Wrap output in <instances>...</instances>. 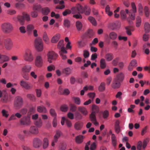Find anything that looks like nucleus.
<instances>
[{"instance_id": "1", "label": "nucleus", "mask_w": 150, "mask_h": 150, "mask_svg": "<svg viewBox=\"0 0 150 150\" xmlns=\"http://www.w3.org/2000/svg\"><path fill=\"white\" fill-rule=\"evenodd\" d=\"M2 31L4 33H9L11 32L13 30L12 25L9 23H5L1 25Z\"/></svg>"}, {"instance_id": "2", "label": "nucleus", "mask_w": 150, "mask_h": 150, "mask_svg": "<svg viewBox=\"0 0 150 150\" xmlns=\"http://www.w3.org/2000/svg\"><path fill=\"white\" fill-rule=\"evenodd\" d=\"M23 16L19 15L17 16V19L20 23L21 25H23L25 22V19L27 21L30 20V15L26 13L23 12Z\"/></svg>"}, {"instance_id": "3", "label": "nucleus", "mask_w": 150, "mask_h": 150, "mask_svg": "<svg viewBox=\"0 0 150 150\" xmlns=\"http://www.w3.org/2000/svg\"><path fill=\"white\" fill-rule=\"evenodd\" d=\"M34 44L35 47L38 51L41 52L43 50V42L41 39L40 38H36L35 40Z\"/></svg>"}, {"instance_id": "4", "label": "nucleus", "mask_w": 150, "mask_h": 150, "mask_svg": "<svg viewBox=\"0 0 150 150\" xmlns=\"http://www.w3.org/2000/svg\"><path fill=\"white\" fill-rule=\"evenodd\" d=\"M23 58L24 60L27 62H31L34 59V57L31 51L26 50L23 54Z\"/></svg>"}, {"instance_id": "5", "label": "nucleus", "mask_w": 150, "mask_h": 150, "mask_svg": "<svg viewBox=\"0 0 150 150\" xmlns=\"http://www.w3.org/2000/svg\"><path fill=\"white\" fill-rule=\"evenodd\" d=\"M23 103V99L20 96L16 97L14 100V105L16 109H18L22 106Z\"/></svg>"}, {"instance_id": "6", "label": "nucleus", "mask_w": 150, "mask_h": 150, "mask_svg": "<svg viewBox=\"0 0 150 150\" xmlns=\"http://www.w3.org/2000/svg\"><path fill=\"white\" fill-rule=\"evenodd\" d=\"M19 123L20 125L21 126H29L31 123L30 118L28 116H23L20 120Z\"/></svg>"}, {"instance_id": "7", "label": "nucleus", "mask_w": 150, "mask_h": 150, "mask_svg": "<svg viewBox=\"0 0 150 150\" xmlns=\"http://www.w3.org/2000/svg\"><path fill=\"white\" fill-rule=\"evenodd\" d=\"M42 140L37 137L34 138L33 140V146L35 148H40L42 145Z\"/></svg>"}, {"instance_id": "8", "label": "nucleus", "mask_w": 150, "mask_h": 150, "mask_svg": "<svg viewBox=\"0 0 150 150\" xmlns=\"http://www.w3.org/2000/svg\"><path fill=\"white\" fill-rule=\"evenodd\" d=\"M131 5L133 9L129 11V16L132 20H134L135 18V13L137 12L136 7L134 2L132 3Z\"/></svg>"}, {"instance_id": "9", "label": "nucleus", "mask_w": 150, "mask_h": 150, "mask_svg": "<svg viewBox=\"0 0 150 150\" xmlns=\"http://www.w3.org/2000/svg\"><path fill=\"white\" fill-rule=\"evenodd\" d=\"M0 98L3 103H6L8 100V96L7 93L5 91L0 90Z\"/></svg>"}, {"instance_id": "10", "label": "nucleus", "mask_w": 150, "mask_h": 150, "mask_svg": "<svg viewBox=\"0 0 150 150\" xmlns=\"http://www.w3.org/2000/svg\"><path fill=\"white\" fill-rule=\"evenodd\" d=\"M4 43L5 47L7 50L11 49L12 46V42L10 38L5 39L4 40Z\"/></svg>"}, {"instance_id": "11", "label": "nucleus", "mask_w": 150, "mask_h": 150, "mask_svg": "<svg viewBox=\"0 0 150 150\" xmlns=\"http://www.w3.org/2000/svg\"><path fill=\"white\" fill-rule=\"evenodd\" d=\"M43 61L42 57L40 55H38L35 58V64L37 67H40L43 65Z\"/></svg>"}, {"instance_id": "12", "label": "nucleus", "mask_w": 150, "mask_h": 150, "mask_svg": "<svg viewBox=\"0 0 150 150\" xmlns=\"http://www.w3.org/2000/svg\"><path fill=\"white\" fill-rule=\"evenodd\" d=\"M58 55L53 51L49 52L47 54L48 61L50 63L52 62V60H55L57 57Z\"/></svg>"}, {"instance_id": "13", "label": "nucleus", "mask_w": 150, "mask_h": 150, "mask_svg": "<svg viewBox=\"0 0 150 150\" xmlns=\"http://www.w3.org/2000/svg\"><path fill=\"white\" fill-rule=\"evenodd\" d=\"M20 85L26 90H30L32 88V86L30 83L27 81L22 80L20 82Z\"/></svg>"}, {"instance_id": "14", "label": "nucleus", "mask_w": 150, "mask_h": 150, "mask_svg": "<svg viewBox=\"0 0 150 150\" xmlns=\"http://www.w3.org/2000/svg\"><path fill=\"white\" fill-rule=\"evenodd\" d=\"M90 118L91 121L96 126L98 125V123L96 121L95 112L94 111L92 112L90 116Z\"/></svg>"}, {"instance_id": "15", "label": "nucleus", "mask_w": 150, "mask_h": 150, "mask_svg": "<svg viewBox=\"0 0 150 150\" xmlns=\"http://www.w3.org/2000/svg\"><path fill=\"white\" fill-rule=\"evenodd\" d=\"M29 132L30 134L37 135L39 133L38 129L35 126H31L30 128Z\"/></svg>"}, {"instance_id": "16", "label": "nucleus", "mask_w": 150, "mask_h": 150, "mask_svg": "<svg viewBox=\"0 0 150 150\" xmlns=\"http://www.w3.org/2000/svg\"><path fill=\"white\" fill-rule=\"evenodd\" d=\"M64 40H60L58 43L57 47L59 49H61L60 51L63 52L65 53H67V51L66 50L65 48L64 47Z\"/></svg>"}, {"instance_id": "17", "label": "nucleus", "mask_w": 150, "mask_h": 150, "mask_svg": "<svg viewBox=\"0 0 150 150\" xmlns=\"http://www.w3.org/2000/svg\"><path fill=\"white\" fill-rule=\"evenodd\" d=\"M120 83H121L120 82L114 79L111 84V86L114 89L118 88L120 86Z\"/></svg>"}, {"instance_id": "18", "label": "nucleus", "mask_w": 150, "mask_h": 150, "mask_svg": "<svg viewBox=\"0 0 150 150\" xmlns=\"http://www.w3.org/2000/svg\"><path fill=\"white\" fill-rule=\"evenodd\" d=\"M93 35L92 30H89L86 32L83 36V39L91 38Z\"/></svg>"}, {"instance_id": "19", "label": "nucleus", "mask_w": 150, "mask_h": 150, "mask_svg": "<svg viewBox=\"0 0 150 150\" xmlns=\"http://www.w3.org/2000/svg\"><path fill=\"white\" fill-rule=\"evenodd\" d=\"M10 60V58L8 56L3 54H1L0 57V63H2L4 62H8Z\"/></svg>"}, {"instance_id": "20", "label": "nucleus", "mask_w": 150, "mask_h": 150, "mask_svg": "<svg viewBox=\"0 0 150 150\" xmlns=\"http://www.w3.org/2000/svg\"><path fill=\"white\" fill-rule=\"evenodd\" d=\"M129 14V12L128 9H126L125 11L122 10L120 12L121 17L122 19H125L127 18V14Z\"/></svg>"}, {"instance_id": "21", "label": "nucleus", "mask_w": 150, "mask_h": 150, "mask_svg": "<svg viewBox=\"0 0 150 150\" xmlns=\"http://www.w3.org/2000/svg\"><path fill=\"white\" fill-rule=\"evenodd\" d=\"M62 134V133L61 131L59 130H57L55 134L54 137V141L55 142L58 141V139Z\"/></svg>"}, {"instance_id": "22", "label": "nucleus", "mask_w": 150, "mask_h": 150, "mask_svg": "<svg viewBox=\"0 0 150 150\" xmlns=\"http://www.w3.org/2000/svg\"><path fill=\"white\" fill-rule=\"evenodd\" d=\"M83 126L82 122L81 121H78L75 123L74 125L75 129L77 130L81 129Z\"/></svg>"}, {"instance_id": "23", "label": "nucleus", "mask_w": 150, "mask_h": 150, "mask_svg": "<svg viewBox=\"0 0 150 150\" xmlns=\"http://www.w3.org/2000/svg\"><path fill=\"white\" fill-rule=\"evenodd\" d=\"M84 137L82 135L77 136L75 138V142L77 144L81 143L83 141Z\"/></svg>"}, {"instance_id": "24", "label": "nucleus", "mask_w": 150, "mask_h": 150, "mask_svg": "<svg viewBox=\"0 0 150 150\" xmlns=\"http://www.w3.org/2000/svg\"><path fill=\"white\" fill-rule=\"evenodd\" d=\"M60 37V35L59 34H57L54 36L52 38L51 42L52 43H56L59 40Z\"/></svg>"}, {"instance_id": "25", "label": "nucleus", "mask_w": 150, "mask_h": 150, "mask_svg": "<svg viewBox=\"0 0 150 150\" xmlns=\"http://www.w3.org/2000/svg\"><path fill=\"white\" fill-rule=\"evenodd\" d=\"M120 122L119 120H117L115 123V129L116 132L118 134L120 131V127L119 125Z\"/></svg>"}, {"instance_id": "26", "label": "nucleus", "mask_w": 150, "mask_h": 150, "mask_svg": "<svg viewBox=\"0 0 150 150\" xmlns=\"http://www.w3.org/2000/svg\"><path fill=\"white\" fill-rule=\"evenodd\" d=\"M114 58V56L112 53H106L105 56V58L108 61H111Z\"/></svg>"}, {"instance_id": "27", "label": "nucleus", "mask_w": 150, "mask_h": 150, "mask_svg": "<svg viewBox=\"0 0 150 150\" xmlns=\"http://www.w3.org/2000/svg\"><path fill=\"white\" fill-rule=\"evenodd\" d=\"M37 110L39 112L43 113H46L47 112L46 108L43 105L37 107Z\"/></svg>"}, {"instance_id": "28", "label": "nucleus", "mask_w": 150, "mask_h": 150, "mask_svg": "<svg viewBox=\"0 0 150 150\" xmlns=\"http://www.w3.org/2000/svg\"><path fill=\"white\" fill-rule=\"evenodd\" d=\"M78 109L84 115H86L88 113L86 109L84 107L79 106L78 107Z\"/></svg>"}, {"instance_id": "29", "label": "nucleus", "mask_w": 150, "mask_h": 150, "mask_svg": "<svg viewBox=\"0 0 150 150\" xmlns=\"http://www.w3.org/2000/svg\"><path fill=\"white\" fill-rule=\"evenodd\" d=\"M77 10L79 11V13H83V11L86 9V6L83 7L81 5L78 4L76 5Z\"/></svg>"}, {"instance_id": "30", "label": "nucleus", "mask_w": 150, "mask_h": 150, "mask_svg": "<svg viewBox=\"0 0 150 150\" xmlns=\"http://www.w3.org/2000/svg\"><path fill=\"white\" fill-rule=\"evenodd\" d=\"M137 64L136 61L135 59L132 60L128 67V69L129 71H131L134 67L136 66Z\"/></svg>"}, {"instance_id": "31", "label": "nucleus", "mask_w": 150, "mask_h": 150, "mask_svg": "<svg viewBox=\"0 0 150 150\" xmlns=\"http://www.w3.org/2000/svg\"><path fill=\"white\" fill-rule=\"evenodd\" d=\"M124 77V74L122 73H120L117 76L115 79L121 83L123 80Z\"/></svg>"}, {"instance_id": "32", "label": "nucleus", "mask_w": 150, "mask_h": 150, "mask_svg": "<svg viewBox=\"0 0 150 150\" xmlns=\"http://www.w3.org/2000/svg\"><path fill=\"white\" fill-rule=\"evenodd\" d=\"M71 69L69 67H67L63 69L62 72L63 74L66 75H69L71 73Z\"/></svg>"}, {"instance_id": "33", "label": "nucleus", "mask_w": 150, "mask_h": 150, "mask_svg": "<svg viewBox=\"0 0 150 150\" xmlns=\"http://www.w3.org/2000/svg\"><path fill=\"white\" fill-rule=\"evenodd\" d=\"M31 69V67L30 65H25L22 68V71L24 73H27L30 72Z\"/></svg>"}, {"instance_id": "34", "label": "nucleus", "mask_w": 150, "mask_h": 150, "mask_svg": "<svg viewBox=\"0 0 150 150\" xmlns=\"http://www.w3.org/2000/svg\"><path fill=\"white\" fill-rule=\"evenodd\" d=\"M63 25L65 28H68L71 26V23L70 21L67 19H65L63 21Z\"/></svg>"}, {"instance_id": "35", "label": "nucleus", "mask_w": 150, "mask_h": 150, "mask_svg": "<svg viewBox=\"0 0 150 150\" xmlns=\"http://www.w3.org/2000/svg\"><path fill=\"white\" fill-rule=\"evenodd\" d=\"M144 29L146 33H148L150 31V25L148 22H146L144 25Z\"/></svg>"}, {"instance_id": "36", "label": "nucleus", "mask_w": 150, "mask_h": 150, "mask_svg": "<svg viewBox=\"0 0 150 150\" xmlns=\"http://www.w3.org/2000/svg\"><path fill=\"white\" fill-rule=\"evenodd\" d=\"M88 19L93 25L96 26L97 25L96 21L93 17L90 16L88 18Z\"/></svg>"}, {"instance_id": "37", "label": "nucleus", "mask_w": 150, "mask_h": 150, "mask_svg": "<svg viewBox=\"0 0 150 150\" xmlns=\"http://www.w3.org/2000/svg\"><path fill=\"white\" fill-rule=\"evenodd\" d=\"M100 65L101 68L103 69L106 67L105 60L103 58L101 59L100 61Z\"/></svg>"}, {"instance_id": "38", "label": "nucleus", "mask_w": 150, "mask_h": 150, "mask_svg": "<svg viewBox=\"0 0 150 150\" xmlns=\"http://www.w3.org/2000/svg\"><path fill=\"white\" fill-rule=\"evenodd\" d=\"M105 84L104 82L101 83L98 88V90L100 92H103L105 90Z\"/></svg>"}, {"instance_id": "39", "label": "nucleus", "mask_w": 150, "mask_h": 150, "mask_svg": "<svg viewBox=\"0 0 150 150\" xmlns=\"http://www.w3.org/2000/svg\"><path fill=\"white\" fill-rule=\"evenodd\" d=\"M111 139L113 145L114 147H115L117 145V141L116 137L115 134H112Z\"/></svg>"}, {"instance_id": "40", "label": "nucleus", "mask_w": 150, "mask_h": 150, "mask_svg": "<svg viewBox=\"0 0 150 150\" xmlns=\"http://www.w3.org/2000/svg\"><path fill=\"white\" fill-rule=\"evenodd\" d=\"M42 9L41 6L38 4H35L33 5V10L36 11H40Z\"/></svg>"}, {"instance_id": "41", "label": "nucleus", "mask_w": 150, "mask_h": 150, "mask_svg": "<svg viewBox=\"0 0 150 150\" xmlns=\"http://www.w3.org/2000/svg\"><path fill=\"white\" fill-rule=\"evenodd\" d=\"M34 26L33 25H28L27 26V31L29 33H30L34 29Z\"/></svg>"}, {"instance_id": "42", "label": "nucleus", "mask_w": 150, "mask_h": 150, "mask_svg": "<svg viewBox=\"0 0 150 150\" xmlns=\"http://www.w3.org/2000/svg\"><path fill=\"white\" fill-rule=\"evenodd\" d=\"M42 122L41 119H39L35 122V125L38 127H41L42 125Z\"/></svg>"}, {"instance_id": "43", "label": "nucleus", "mask_w": 150, "mask_h": 150, "mask_svg": "<svg viewBox=\"0 0 150 150\" xmlns=\"http://www.w3.org/2000/svg\"><path fill=\"white\" fill-rule=\"evenodd\" d=\"M76 26L77 30L79 31L81 30L82 25L80 21H77L76 23Z\"/></svg>"}, {"instance_id": "44", "label": "nucleus", "mask_w": 150, "mask_h": 150, "mask_svg": "<svg viewBox=\"0 0 150 150\" xmlns=\"http://www.w3.org/2000/svg\"><path fill=\"white\" fill-rule=\"evenodd\" d=\"M43 147L44 149H46L48 146L49 145L48 140L46 138H44L43 140Z\"/></svg>"}, {"instance_id": "45", "label": "nucleus", "mask_w": 150, "mask_h": 150, "mask_svg": "<svg viewBox=\"0 0 150 150\" xmlns=\"http://www.w3.org/2000/svg\"><path fill=\"white\" fill-rule=\"evenodd\" d=\"M117 34L114 32H112L109 34V37L111 39L115 40L117 38Z\"/></svg>"}, {"instance_id": "46", "label": "nucleus", "mask_w": 150, "mask_h": 150, "mask_svg": "<svg viewBox=\"0 0 150 150\" xmlns=\"http://www.w3.org/2000/svg\"><path fill=\"white\" fill-rule=\"evenodd\" d=\"M43 39L46 44H49V39L47 33L45 32L44 33L43 36Z\"/></svg>"}, {"instance_id": "47", "label": "nucleus", "mask_w": 150, "mask_h": 150, "mask_svg": "<svg viewBox=\"0 0 150 150\" xmlns=\"http://www.w3.org/2000/svg\"><path fill=\"white\" fill-rule=\"evenodd\" d=\"M125 29L126 30V33L129 35H131L132 34L131 31L133 30V28L132 26L126 27Z\"/></svg>"}, {"instance_id": "48", "label": "nucleus", "mask_w": 150, "mask_h": 150, "mask_svg": "<svg viewBox=\"0 0 150 150\" xmlns=\"http://www.w3.org/2000/svg\"><path fill=\"white\" fill-rule=\"evenodd\" d=\"M78 47L80 48H81L83 47L85 45H86V43L84 41L82 40L79 41L78 42Z\"/></svg>"}, {"instance_id": "49", "label": "nucleus", "mask_w": 150, "mask_h": 150, "mask_svg": "<svg viewBox=\"0 0 150 150\" xmlns=\"http://www.w3.org/2000/svg\"><path fill=\"white\" fill-rule=\"evenodd\" d=\"M67 145L64 143H61L58 147V150H66Z\"/></svg>"}, {"instance_id": "50", "label": "nucleus", "mask_w": 150, "mask_h": 150, "mask_svg": "<svg viewBox=\"0 0 150 150\" xmlns=\"http://www.w3.org/2000/svg\"><path fill=\"white\" fill-rule=\"evenodd\" d=\"M42 10V13L44 15H47L50 12L49 8L47 7L43 8Z\"/></svg>"}, {"instance_id": "51", "label": "nucleus", "mask_w": 150, "mask_h": 150, "mask_svg": "<svg viewBox=\"0 0 150 150\" xmlns=\"http://www.w3.org/2000/svg\"><path fill=\"white\" fill-rule=\"evenodd\" d=\"M27 96L32 101H35L36 100L35 96L33 94H28L27 95Z\"/></svg>"}, {"instance_id": "52", "label": "nucleus", "mask_w": 150, "mask_h": 150, "mask_svg": "<svg viewBox=\"0 0 150 150\" xmlns=\"http://www.w3.org/2000/svg\"><path fill=\"white\" fill-rule=\"evenodd\" d=\"M141 18L139 16H138L136 18V26L137 27H139L141 24Z\"/></svg>"}, {"instance_id": "53", "label": "nucleus", "mask_w": 150, "mask_h": 150, "mask_svg": "<svg viewBox=\"0 0 150 150\" xmlns=\"http://www.w3.org/2000/svg\"><path fill=\"white\" fill-rule=\"evenodd\" d=\"M144 11L145 15L146 17H148L149 15L150 12L148 7L145 6L144 8Z\"/></svg>"}, {"instance_id": "54", "label": "nucleus", "mask_w": 150, "mask_h": 150, "mask_svg": "<svg viewBox=\"0 0 150 150\" xmlns=\"http://www.w3.org/2000/svg\"><path fill=\"white\" fill-rule=\"evenodd\" d=\"M1 113L2 116L6 117H7L9 115L8 111L4 109H3L2 110Z\"/></svg>"}, {"instance_id": "55", "label": "nucleus", "mask_w": 150, "mask_h": 150, "mask_svg": "<svg viewBox=\"0 0 150 150\" xmlns=\"http://www.w3.org/2000/svg\"><path fill=\"white\" fill-rule=\"evenodd\" d=\"M55 66L53 65H50L47 67V70L49 71H51L52 70H55Z\"/></svg>"}, {"instance_id": "56", "label": "nucleus", "mask_w": 150, "mask_h": 150, "mask_svg": "<svg viewBox=\"0 0 150 150\" xmlns=\"http://www.w3.org/2000/svg\"><path fill=\"white\" fill-rule=\"evenodd\" d=\"M109 112L107 110H105L104 111L103 113V117L104 119L107 118L109 116Z\"/></svg>"}, {"instance_id": "57", "label": "nucleus", "mask_w": 150, "mask_h": 150, "mask_svg": "<svg viewBox=\"0 0 150 150\" xmlns=\"http://www.w3.org/2000/svg\"><path fill=\"white\" fill-rule=\"evenodd\" d=\"M50 113L51 115L54 118L56 117L57 116L55 110L53 109H51L50 110Z\"/></svg>"}, {"instance_id": "58", "label": "nucleus", "mask_w": 150, "mask_h": 150, "mask_svg": "<svg viewBox=\"0 0 150 150\" xmlns=\"http://www.w3.org/2000/svg\"><path fill=\"white\" fill-rule=\"evenodd\" d=\"M90 10L89 8H88L86 6V9L84 10L83 11V13H84L85 15H89L90 14Z\"/></svg>"}, {"instance_id": "59", "label": "nucleus", "mask_w": 150, "mask_h": 150, "mask_svg": "<svg viewBox=\"0 0 150 150\" xmlns=\"http://www.w3.org/2000/svg\"><path fill=\"white\" fill-rule=\"evenodd\" d=\"M83 55L85 58H87L89 57V52L86 50L83 51Z\"/></svg>"}, {"instance_id": "60", "label": "nucleus", "mask_w": 150, "mask_h": 150, "mask_svg": "<svg viewBox=\"0 0 150 150\" xmlns=\"http://www.w3.org/2000/svg\"><path fill=\"white\" fill-rule=\"evenodd\" d=\"M149 141V139L148 138H146L144 140L143 142V148L144 149L145 148Z\"/></svg>"}, {"instance_id": "61", "label": "nucleus", "mask_w": 150, "mask_h": 150, "mask_svg": "<svg viewBox=\"0 0 150 150\" xmlns=\"http://www.w3.org/2000/svg\"><path fill=\"white\" fill-rule=\"evenodd\" d=\"M31 16L33 18H36L38 16V13L36 11L34 10L33 11L31 12Z\"/></svg>"}, {"instance_id": "62", "label": "nucleus", "mask_w": 150, "mask_h": 150, "mask_svg": "<svg viewBox=\"0 0 150 150\" xmlns=\"http://www.w3.org/2000/svg\"><path fill=\"white\" fill-rule=\"evenodd\" d=\"M16 13V11L14 10L9 9L7 11V14L11 15H13L15 14Z\"/></svg>"}, {"instance_id": "63", "label": "nucleus", "mask_w": 150, "mask_h": 150, "mask_svg": "<svg viewBox=\"0 0 150 150\" xmlns=\"http://www.w3.org/2000/svg\"><path fill=\"white\" fill-rule=\"evenodd\" d=\"M60 109L62 111L66 112L68 109V107L66 105H62Z\"/></svg>"}, {"instance_id": "64", "label": "nucleus", "mask_w": 150, "mask_h": 150, "mask_svg": "<svg viewBox=\"0 0 150 150\" xmlns=\"http://www.w3.org/2000/svg\"><path fill=\"white\" fill-rule=\"evenodd\" d=\"M76 105L73 104H71L70 105V110L71 111L74 112L76 110Z\"/></svg>"}]
</instances>
